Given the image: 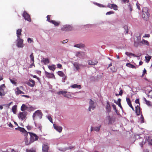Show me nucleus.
Here are the masks:
<instances>
[{"instance_id":"39","label":"nucleus","mask_w":152,"mask_h":152,"mask_svg":"<svg viewBox=\"0 0 152 152\" xmlns=\"http://www.w3.org/2000/svg\"><path fill=\"white\" fill-rule=\"evenodd\" d=\"M26 152H36V151L35 150L32 148L30 149H26Z\"/></svg>"},{"instance_id":"60","label":"nucleus","mask_w":152,"mask_h":152,"mask_svg":"<svg viewBox=\"0 0 152 152\" xmlns=\"http://www.w3.org/2000/svg\"><path fill=\"white\" fill-rule=\"evenodd\" d=\"M122 94H123V90L122 89H121L119 92V94H118V95H121Z\"/></svg>"},{"instance_id":"13","label":"nucleus","mask_w":152,"mask_h":152,"mask_svg":"<svg viewBox=\"0 0 152 152\" xmlns=\"http://www.w3.org/2000/svg\"><path fill=\"white\" fill-rule=\"evenodd\" d=\"M85 53L77 52L76 54V56L80 58L83 57L85 55Z\"/></svg>"},{"instance_id":"20","label":"nucleus","mask_w":152,"mask_h":152,"mask_svg":"<svg viewBox=\"0 0 152 152\" xmlns=\"http://www.w3.org/2000/svg\"><path fill=\"white\" fill-rule=\"evenodd\" d=\"M70 87L72 88H77L79 89L81 88V86L80 85H78L77 84H74L71 86Z\"/></svg>"},{"instance_id":"54","label":"nucleus","mask_w":152,"mask_h":152,"mask_svg":"<svg viewBox=\"0 0 152 152\" xmlns=\"http://www.w3.org/2000/svg\"><path fill=\"white\" fill-rule=\"evenodd\" d=\"M68 39H66L65 40H63V41L61 42L62 43H65L68 42Z\"/></svg>"},{"instance_id":"25","label":"nucleus","mask_w":152,"mask_h":152,"mask_svg":"<svg viewBox=\"0 0 152 152\" xmlns=\"http://www.w3.org/2000/svg\"><path fill=\"white\" fill-rule=\"evenodd\" d=\"M74 46L75 47L81 48L84 47H85V45L84 44H79L75 45Z\"/></svg>"},{"instance_id":"19","label":"nucleus","mask_w":152,"mask_h":152,"mask_svg":"<svg viewBox=\"0 0 152 152\" xmlns=\"http://www.w3.org/2000/svg\"><path fill=\"white\" fill-rule=\"evenodd\" d=\"M136 113L137 115H139L140 114V107L137 105L136 107Z\"/></svg>"},{"instance_id":"63","label":"nucleus","mask_w":152,"mask_h":152,"mask_svg":"<svg viewBox=\"0 0 152 152\" xmlns=\"http://www.w3.org/2000/svg\"><path fill=\"white\" fill-rule=\"evenodd\" d=\"M22 96L26 97L27 98H30V97H29V96L26 95H22Z\"/></svg>"},{"instance_id":"42","label":"nucleus","mask_w":152,"mask_h":152,"mask_svg":"<svg viewBox=\"0 0 152 152\" xmlns=\"http://www.w3.org/2000/svg\"><path fill=\"white\" fill-rule=\"evenodd\" d=\"M88 64L89 65H95V63L92 61L91 60H89L88 61Z\"/></svg>"},{"instance_id":"10","label":"nucleus","mask_w":152,"mask_h":152,"mask_svg":"<svg viewBox=\"0 0 152 152\" xmlns=\"http://www.w3.org/2000/svg\"><path fill=\"white\" fill-rule=\"evenodd\" d=\"M107 7L111 9L113 8L114 10H118L117 6L114 4H109L107 5Z\"/></svg>"},{"instance_id":"48","label":"nucleus","mask_w":152,"mask_h":152,"mask_svg":"<svg viewBox=\"0 0 152 152\" xmlns=\"http://www.w3.org/2000/svg\"><path fill=\"white\" fill-rule=\"evenodd\" d=\"M9 79L12 83L15 84H16V82H15L14 80H13L11 79Z\"/></svg>"},{"instance_id":"50","label":"nucleus","mask_w":152,"mask_h":152,"mask_svg":"<svg viewBox=\"0 0 152 152\" xmlns=\"http://www.w3.org/2000/svg\"><path fill=\"white\" fill-rule=\"evenodd\" d=\"M128 6L130 9V11H132V6L130 4H129L128 5Z\"/></svg>"},{"instance_id":"32","label":"nucleus","mask_w":152,"mask_h":152,"mask_svg":"<svg viewBox=\"0 0 152 152\" xmlns=\"http://www.w3.org/2000/svg\"><path fill=\"white\" fill-rule=\"evenodd\" d=\"M17 109V105H15L13 106L12 108V110L14 114H15Z\"/></svg>"},{"instance_id":"16","label":"nucleus","mask_w":152,"mask_h":152,"mask_svg":"<svg viewBox=\"0 0 152 152\" xmlns=\"http://www.w3.org/2000/svg\"><path fill=\"white\" fill-rule=\"evenodd\" d=\"M126 101L127 102L128 104L129 105V106L131 107L132 109V110L134 111V109L132 105V104L131 103V101L128 98H126Z\"/></svg>"},{"instance_id":"58","label":"nucleus","mask_w":152,"mask_h":152,"mask_svg":"<svg viewBox=\"0 0 152 152\" xmlns=\"http://www.w3.org/2000/svg\"><path fill=\"white\" fill-rule=\"evenodd\" d=\"M28 85L31 87H33L34 86V85H33V84H32L31 83H28Z\"/></svg>"},{"instance_id":"17","label":"nucleus","mask_w":152,"mask_h":152,"mask_svg":"<svg viewBox=\"0 0 152 152\" xmlns=\"http://www.w3.org/2000/svg\"><path fill=\"white\" fill-rule=\"evenodd\" d=\"M16 90L15 91V94L16 95H18L20 94H24V93L21 91L19 87H17L16 88Z\"/></svg>"},{"instance_id":"55","label":"nucleus","mask_w":152,"mask_h":152,"mask_svg":"<svg viewBox=\"0 0 152 152\" xmlns=\"http://www.w3.org/2000/svg\"><path fill=\"white\" fill-rule=\"evenodd\" d=\"M57 67L58 68H60V69L62 68V65L60 64H57Z\"/></svg>"},{"instance_id":"26","label":"nucleus","mask_w":152,"mask_h":152,"mask_svg":"<svg viewBox=\"0 0 152 152\" xmlns=\"http://www.w3.org/2000/svg\"><path fill=\"white\" fill-rule=\"evenodd\" d=\"M22 29H18L17 31V34L18 38H20V36L21 35Z\"/></svg>"},{"instance_id":"3","label":"nucleus","mask_w":152,"mask_h":152,"mask_svg":"<svg viewBox=\"0 0 152 152\" xmlns=\"http://www.w3.org/2000/svg\"><path fill=\"white\" fill-rule=\"evenodd\" d=\"M27 115V113L26 112H20L19 113L18 117L19 118L23 120L26 117Z\"/></svg>"},{"instance_id":"61","label":"nucleus","mask_w":152,"mask_h":152,"mask_svg":"<svg viewBox=\"0 0 152 152\" xmlns=\"http://www.w3.org/2000/svg\"><path fill=\"white\" fill-rule=\"evenodd\" d=\"M150 37V35L149 34H145L144 35L143 37Z\"/></svg>"},{"instance_id":"21","label":"nucleus","mask_w":152,"mask_h":152,"mask_svg":"<svg viewBox=\"0 0 152 152\" xmlns=\"http://www.w3.org/2000/svg\"><path fill=\"white\" fill-rule=\"evenodd\" d=\"M107 105L106 107V110L107 112H110L111 111V107L109 104V102L107 101Z\"/></svg>"},{"instance_id":"43","label":"nucleus","mask_w":152,"mask_h":152,"mask_svg":"<svg viewBox=\"0 0 152 152\" xmlns=\"http://www.w3.org/2000/svg\"><path fill=\"white\" fill-rule=\"evenodd\" d=\"M114 12L113 11H109V12H107L106 13V15H110L112 14H114Z\"/></svg>"},{"instance_id":"31","label":"nucleus","mask_w":152,"mask_h":152,"mask_svg":"<svg viewBox=\"0 0 152 152\" xmlns=\"http://www.w3.org/2000/svg\"><path fill=\"white\" fill-rule=\"evenodd\" d=\"M126 66H127L128 67L132 68V69H135L136 68V67L135 66L133 65L127 63L126 64Z\"/></svg>"},{"instance_id":"38","label":"nucleus","mask_w":152,"mask_h":152,"mask_svg":"<svg viewBox=\"0 0 152 152\" xmlns=\"http://www.w3.org/2000/svg\"><path fill=\"white\" fill-rule=\"evenodd\" d=\"M145 59L146 61L147 62H148L151 58V57L150 56H145Z\"/></svg>"},{"instance_id":"62","label":"nucleus","mask_w":152,"mask_h":152,"mask_svg":"<svg viewBox=\"0 0 152 152\" xmlns=\"http://www.w3.org/2000/svg\"><path fill=\"white\" fill-rule=\"evenodd\" d=\"M135 102L136 103H137V104H139V105H140V103H139V99H136L135 100Z\"/></svg>"},{"instance_id":"59","label":"nucleus","mask_w":152,"mask_h":152,"mask_svg":"<svg viewBox=\"0 0 152 152\" xmlns=\"http://www.w3.org/2000/svg\"><path fill=\"white\" fill-rule=\"evenodd\" d=\"M125 54L126 55H127L128 56H131L132 55V53H129L128 52H126Z\"/></svg>"},{"instance_id":"29","label":"nucleus","mask_w":152,"mask_h":152,"mask_svg":"<svg viewBox=\"0 0 152 152\" xmlns=\"http://www.w3.org/2000/svg\"><path fill=\"white\" fill-rule=\"evenodd\" d=\"M66 93H67V91H61L57 92V94L59 95H64Z\"/></svg>"},{"instance_id":"9","label":"nucleus","mask_w":152,"mask_h":152,"mask_svg":"<svg viewBox=\"0 0 152 152\" xmlns=\"http://www.w3.org/2000/svg\"><path fill=\"white\" fill-rule=\"evenodd\" d=\"M18 40L17 43V45L18 47L22 48L23 47V39L18 38Z\"/></svg>"},{"instance_id":"5","label":"nucleus","mask_w":152,"mask_h":152,"mask_svg":"<svg viewBox=\"0 0 152 152\" xmlns=\"http://www.w3.org/2000/svg\"><path fill=\"white\" fill-rule=\"evenodd\" d=\"M42 112L39 110H37L36 111L35 113H34L33 115V117L34 119L35 117L38 116L40 118H41L42 117Z\"/></svg>"},{"instance_id":"11","label":"nucleus","mask_w":152,"mask_h":152,"mask_svg":"<svg viewBox=\"0 0 152 152\" xmlns=\"http://www.w3.org/2000/svg\"><path fill=\"white\" fill-rule=\"evenodd\" d=\"M3 88H5V85L4 84L1 85L0 87V96H2L4 95L5 94L4 91V89Z\"/></svg>"},{"instance_id":"47","label":"nucleus","mask_w":152,"mask_h":152,"mask_svg":"<svg viewBox=\"0 0 152 152\" xmlns=\"http://www.w3.org/2000/svg\"><path fill=\"white\" fill-rule=\"evenodd\" d=\"M48 118L51 122L53 123L52 119L50 116H48Z\"/></svg>"},{"instance_id":"4","label":"nucleus","mask_w":152,"mask_h":152,"mask_svg":"<svg viewBox=\"0 0 152 152\" xmlns=\"http://www.w3.org/2000/svg\"><path fill=\"white\" fill-rule=\"evenodd\" d=\"M23 16L26 20H27L29 22L31 21V19L30 15L26 11H24Z\"/></svg>"},{"instance_id":"33","label":"nucleus","mask_w":152,"mask_h":152,"mask_svg":"<svg viewBox=\"0 0 152 152\" xmlns=\"http://www.w3.org/2000/svg\"><path fill=\"white\" fill-rule=\"evenodd\" d=\"M58 75L61 77H64L65 76V75L64 73L61 71H58Z\"/></svg>"},{"instance_id":"27","label":"nucleus","mask_w":152,"mask_h":152,"mask_svg":"<svg viewBox=\"0 0 152 152\" xmlns=\"http://www.w3.org/2000/svg\"><path fill=\"white\" fill-rule=\"evenodd\" d=\"M48 68L50 70L54 71L56 69V67L55 65L53 64L51 66H48Z\"/></svg>"},{"instance_id":"1","label":"nucleus","mask_w":152,"mask_h":152,"mask_svg":"<svg viewBox=\"0 0 152 152\" xmlns=\"http://www.w3.org/2000/svg\"><path fill=\"white\" fill-rule=\"evenodd\" d=\"M28 133L29 134L31 137L29 143H27L26 142L25 143L26 145H28L32 142H33L35 141L38 140L39 138L38 136L34 133L30 132H28Z\"/></svg>"},{"instance_id":"52","label":"nucleus","mask_w":152,"mask_h":152,"mask_svg":"<svg viewBox=\"0 0 152 152\" xmlns=\"http://www.w3.org/2000/svg\"><path fill=\"white\" fill-rule=\"evenodd\" d=\"M101 127V126H99L97 127H96V131L98 132L99 131V129H100Z\"/></svg>"},{"instance_id":"37","label":"nucleus","mask_w":152,"mask_h":152,"mask_svg":"<svg viewBox=\"0 0 152 152\" xmlns=\"http://www.w3.org/2000/svg\"><path fill=\"white\" fill-rule=\"evenodd\" d=\"M148 9L146 7H144L142 9V12H148Z\"/></svg>"},{"instance_id":"56","label":"nucleus","mask_w":152,"mask_h":152,"mask_svg":"<svg viewBox=\"0 0 152 152\" xmlns=\"http://www.w3.org/2000/svg\"><path fill=\"white\" fill-rule=\"evenodd\" d=\"M146 104L148 106H151V102L149 101H147L145 102Z\"/></svg>"},{"instance_id":"15","label":"nucleus","mask_w":152,"mask_h":152,"mask_svg":"<svg viewBox=\"0 0 152 152\" xmlns=\"http://www.w3.org/2000/svg\"><path fill=\"white\" fill-rule=\"evenodd\" d=\"M142 18H144L145 20L148 19L149 17V13L148 12H142Z\"/></svg>"},{"instance_id":"44","label":"nucleus","mask_w":152,"mask_h":152,"mask_svg":"<svg viewBox=\"0 0 152 152\" xmlns=\"http://www.w3.org/2000/svg\"><path fill=\"white\" fill-rule=\"evenodd\" d=\"M112 106L113 107V108L114 109V110L115 111V112H117V111L116 109L115 105L114 104H112Z\"/></svg>"},{"instance_id":"12","label":"nucleus","mask_w":152,"mask_h":152,"mask_svg":"<svg viewBox=\"0 0 152 152\" xmlns=\"http://www.w3.org/2000/svg\"><path fill=\"white\" fill-rule=\"evenodd\" d=\"M45 73L46 77L49 78H52L53 77H55L54 75L53 74L49 73L46 71H45Z\"/></svg>"},{"instance_id":"34","label":"nucleus","mask_w":152,"mask_h":152,"mask_svg":"<svg viewBox=\"0 0 152 152\" xmlns=\"http://www.w3.org/2000/svg\"><path fill=\"white\" fill-rule=\"evenodd\" d=\"M141 43H142V44H145L147 45H148V42L145 40L144 39H143L140 42Z\"/></svg>"},{"instance_id":"40","label":"nucleus","mask_w":152,"mask_h":152,"mask_svg":"<svg viewBox=\"0 0 152 152\" xmlns=\"http://www.w3.org/2000/svg\"><path fill=\"white\" fill-rule=\"evenodd\" d=\"M30 58L31 60V61H34V56L33 55V53H32L30 55Z\"/></svg>"},{"instance_id":"24","label":"nucleus","mask_w":152,"mask_h":152,"mask_svg":"<svg viewBox=\"0 0 152 152\" xmlns=\"http://www.w3.org/2000/svg\"><path fill=\"white\" fill-rule=\"evenodd\" d=\"M121 99H118V101L117 102H116V101H114V102L116 104H117L120 107V108L121 109H122V107L121 106Z\"/></svg>"},{"instance_id":"64","label":"nucleus","mask_w":152,"mask_h":152,"mask_svg":"<svg viewBox=\"0 0 152 152\" xmlns=\"http://www.w3.org/2000/svg\"><path fill=\"white\" fill-rule=\"evenodd\" d=\"M8 126L12 128L13 127V126L11 123H10L8 124Z\"/></svg>"},{"instance_id":"35","label":"nucleus","mask_w":152,"mask_h":152,"mask_svg":"<svg viewBox=\"0 0 152 152\" xmlns=\"http://www.w3.org/2000/svg\"><path fill=\"white\" fill-rule=\"evenodd\" d=\"M64 96L65 97L69 98L71 97L70 93L69 92H68L67 91V93H66V94H65V95H64Z\"/></svg>"},{"instance_id":"30","label":"nucleus","mask_w":152,"mask_h":152,"mask_svg":"<svg viewBox=\"0 0 152 152\" xmlns=\"http://www.w3.org/2000/svg\"><path fill=\"white\" fill-rule=\"evenodd\" d=\"M50 23H52L56 26H58L59 25L60 22H57L55 20H51L50 21Z\"/></svg>"},{"instance_id":"7","label":"nucleus","mask_w":152,"mask_h":152,"mask_svg":"<svg viewBox=\"0 0 152 152\" xmlns=\"http://www.w3.org/2000/svg\"><path fill=\"white\" fill-rule=\"evenodd\" d=\"M15 129L16 130L18 129V130H19L20 132H22L23 133H24L25 136L26 137H27V136L28 132H27L24 128L19 127L18 128H16Z\"/></svg>"},{"instance_id":"6","label":"nucleus","mask_w":152,"mask_h":152,"mask_svg":"<svg viewBox=\"0 0 152 152\" xmlns=\"http://www.w3.org/2000/svg\"><path fill=\"white\" fill-rule=\"evenodd\" d=\"M49 148V147L48 143L43 144L42 146V152H48Z\"/></svg>"},{"instance_id":"49","label":"nucleus","mask_w":152,"mask_h":152,"mask_svg":"<svg viewBox=\"0 0 152 152\" xmlns=\"http://www.w3.org/2000/svg\"><path fill=\"white\" fill-rule=\"evenodd\" d=\"M124 29H125V34H126L128 33V29L127 27H125Z\"/></svg>"},{"instance_id":"8","label":"nucleus","mask_w":152,"mask_h":152,"mask_svg":"<svg viewBox=\"0 0 152 152\" xmlns=\"http://www.w3.org/2000/svg\"><path fill=\"white\" fill-rule=\"evenodd\" d=\"M94 102L92 101L91 99H90L89 101V106L88 108L89 111H91V110L92 109L93 110L94 109Z\"/></svg>"},{"instance_id":"51","label":"nucleus","mask_w":152,"mask_h":152,"mask_svg":"<svg viewBox=\"0 0 152 152\" xmlns=\"http://www.w3.org/2000/svg\"><path fill=\"white\" fill-rule=\"evenodd\" d=\"M27 41H28V42L29 43H31V42H33V40L30 38H28Z\"/></svg>"},{"instance_id":"46","label":"nucleus","mask_w":152,"mask_h":152,"mask_svg":"<svg viewBox=\"0 0 152 152\" xmlns=\"http://www.w3.org/2000/svg\"><path fill=\"white\" fill-rule=\"evenodd\" d=\"M95 4H96V5H97V6H99L100 7H105L103 5L98 4V3H96Z\"/></svg>"},{"instance_id":"53","label":"nucleus","mask_w":152,"mask_h":152,"mask_svg":"<svg viewBox=\"0 0 152 152\" xmlns=\"http://www.w3.org/2000/svg\"><path fill=\"white\" fill-rule=\"evenodd\" d=\"M32 62V64L30 65L29 66V67L30 68H31L33 66H35L34 64V61H31Z\"/></svg>"},{"instance_id":"14","label":"nucleus","mask_w":152,"mask_h":152,"mask_svg":"<svg viewBox=\"0 0 152 152\" xmlns=\"http://www.w3.org/2000/svg\"><path fill=\"white\" fill-rule=\"evenodd\" d=\"M53 126L54 128L59 132H61L62 131V127L60 126H58L55 124L53 125Z\"/></svg>"},{"instance_id":"18","label":"nucleus","mask_w":152,"mask_h":152,"mask_svg":"<svg viewBox=\"0 0 152 152\" xmlns=\"http://www.w3.org/2000/svg\"><path fill=\"white\" fill-rule=\"evenodd\" d=\"M107 119L109 121V124H112L115 121V119L111 118L110 116L107 117Z\"/></svg>"},{"instance_id":"23","label":"nucleus","mask_w":152,"mask_h":152,"mask_svg":"<svg viewBox=\"0 0 152 152\" xmlns=\"http://www.w3.org/2000/svg\"><path fill=\"white\" fill-rule=\"evenodd\" d=\"M28 108V107L25 104H23L21 107V110L23 111L25 110H26Z\"/></svg>"},{"instance_id":"57","label":"nucleus","mask_w":152,"mask_h":152,"mask_svg":"<svg viewBox=\"0 0 152 152\" xmlns=\"http://www.w3.org/2000/svg\"><path fill=\"white\" fill-rule=\"evenodd\" d=\"M29 81L30 83H31L34 85H35V82L33 80L31 79L29 80Z\"/></svg>"},{"instance_id":"45","label":"nucleus","mask_w":152,"mask_h":152,"mask_svg":"<svg viewBox=\"0 0 152 152\" xmlns=\"http://www.w3.org/2000/svg\"><path fill=\"white\" fill-rule=\"evenodd\" d=\"M140 119L141 121V122L142 123H143L144 122V117L143 116V115L142 114L141 115V117H140Z\"/></svg>"},{"instance_id":"41","label":"nucleus","mask_w":152,"mask_h":152,"mask_svg":"<svg viewBox=\"0 0 152 152\" xmlns=\"http://www.w3.org/2000/svg\"><path fill=\"white\" fill-rule=\"evenodd\" d=\"M51 15H48L47 16V21H48L50 23V21L51 20H50V17Z\"/></svg>"},{"instance_id":"28","label":"nucleus","mask_w":152,"mask_h":152,"mask_svg":"<svg viewBox=\"0 0 152 152\" xmlns=\"http://www.w3.org/2000/svg\"><path fill=\"white\" fill-rule=\"evenodd\" d=\"M42 61L45 64H48L49 63V60L48 58H43Z\"/></svg>"},{"instance_id":"22","label":"nucleus","mask_w":152,"mask_h":152,"mask_svg":"<svg viewBox=\"0 0 152 152\" xmlns=\"http://www.w3.org/2000/svg\"><path fill=\"white\" fill-rule=\"evenodd\" d=\"M137 39V41H136V40L134 39V45L137 46L139 43V41L141 39V37L140 36H138L136 37Z\"/></svg>"},{"instance_id":"2","label":"nucleus","mask_w":152,"mask_h":152,"mask_svg":"<svg viewBox=\"0 0 152 152\" xmlns=\"http://www.w3.org/2000/svg\"><path fill=\"white\" fill-rule=\"evenodd\" d=\"M72 27L70 25H65L63 26L61 30L63 31H69L72 29Z\"/></svg>"},{"instance_id":"36","label":"nucleus","mask_w":152,"mask_h":152,"mask_svg":"<svg viewBox=\"0 0 152 152\" xmlns=\"http://www.w3.org/2000/svg\"><path fill=\"white\" fill-rule=\"evenodd\" d=\"M73 65L77 69H79V66L78 63L76 62H75L74 63Z\"/></svg>"}]
</instances>
